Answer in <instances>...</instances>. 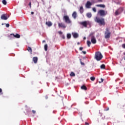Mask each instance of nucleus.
<instances>
[{"instance_id":"f257e3e1","label":"nucleus","mask_w":125,"mask_h":125,"mask_svg":"<svg viewBox=\"0 0 125 125\" xmlns=\"http://www.w3.org/2000/svg\"><path fill=\"white\" fill-rule=\"evenodd\" d=\"M94 21L96 23H98L100 26H105V25H106L105 19L103 18H100L96 17L94 19Z\"/></svg>"},{"instance_id":"f03ea898","label":"nucleus","mask_w":125,"mask_h":125,"mask_svg":"<svg viewBox=\"0 0 125 125\" xmlns=\"http://www.w3.org/2000/svg\"><path fill=\"white\" fill-rule=\"evenodd\" d=\"M95 59L97 60V61H100L102 58H103V56L101 52H96L95 54Z\"/></svg>"},{"instance_id":"7ed1b4c3","label":"nucleus","mask_w":125,"mask_h":125,"mask_svg":"<svg viewBox=\"0 0 125 125\" xmlns=\"http://www.w3.org/2000/svg\"><path fill=\"white\" fill-rule=\"evenodd\" d=\"M104 35L105 39H110V37L111 36V32L109 31V29L108 28L105 29Z\"/></svg>"},{"instance_id":"20e7f679","label":"nucleus","mask_w":125,"mask_h":125,"mask_svg":"<svg viewBox=\"0 0 125 125\" xmlns=\"http://www.w3.org/2000/svg\"><path fill=\"white\" fill-rule=\"evenodd\" d=\"M63 20H64V21H65V23H66V24H71L72 23V21H71V20H70L69 16H67V15L63 16Z\"/></svg>"},{"instance_id":"39448f33","label":"nucleus","mask_w":125,"mask_h":125,"mask_svg":"<svg viewBox=\"0 0 125 125\" xmlns=\"http://www.w3.org/2000/svg\"><path fill=\"white\" fill-rule=\"evenodd\" d=\"M124 11V8L120 7L118 9H117L115 13V16H118V15H120L122 12Z\"/></svg>"},{"instance_id":"423d86ee","label":"nucleus","mask_w":125,"mask_h":125,"mask_svg":"<svg viewBox=\"0 0 125 125\" xmlns=\"http://www.w3.org/2000/svg\"><path fill=\"white\" fill-rule=\"evenodd\" d=\"M98 14H100L101 16H105L107 14V11H105L103 10H100L98 12Z\"/></svg>"},{"instance_id":"0eeeda50","label":"nucleus","mask_w":125,"mask_h":125,"mask_svg":"<svg viewBox=\"0 0 125 125\" xmlns=\"http://www.w3.org/2000/svg\"><path fill=\"white\" fill-rule=\"evenodd\" d=\"M92 5V3L90 1H87L85 4V7L86 8H90V7Z\"/></svg>"},{"instance_id":"6e6552de","label":"nucleus","mask_w":125,"mask_h":125,"mask_svg":"<svg viewBox=\"0 0 125 125\" xmlns=\"http://www.w3.org/2000/svg\"><path fill=\"white\" fill-rule=\"evenodd\" d=\"M79 24L80 25H82L83 27H85V28H86L87 27V21H84L83 22H79Z\"/></svg>"},{"instance_id":"1a4fd4ad","label":"nucleus","mask_w":125,"mask_h":125,"mask_svg":"<svg viewBox=\"0 0 125 125\" xmlns=\"http://www.w3.org/2000/svg\"><path fill=\"white\" fill-rule=\"evenodd\" d=\"M58 26H59V28H63L64 29H65V28H66V27H67V26H66L65 25V24H64L62 22L59 23Z\"/></svg>"},{"instance_id":"9d476101","label":"nucleus","mask_w":125,"mask_h":125,"mask_svg":"<svg viewBox=\"0 0 125 125\" xmlns=\"http://www.w3.org/2000/svg\"><path fill=\"white\" fill-rule=\"evenodd\" d=\"M11 36H13V37H14V38H16V39H20V35L18 34H16V35H15L14 34L12 33L10 34V37H11Z\"/></svg>"},{"instance_id":"9b49d317","label":"nucleus","mask_w":125,"mask_h":125,"mask_svg":"<svg viewBox=\"0 0 125 125\" xmlns=\"http://www.w3.org/2000/svg\"><path fill=\"white\" fill-rule=\"evenodd\" d=\"M91 42L92 43H93L94 44H95V43H96V39H95V38H94V36H92Z\"/></svg>"},{"instance_id":"f8f14e48","label":"nucleus","mask_w":125,"mask_h":125,"mask_svg":"<svg viewBox=\"0 0 125 125\" xmlns=\"http://www.w3.org/2000/svg\"><path fill=\"white\" fill-rule=\"evenodd\" d=\"M1 19L2 20H7L8 18L5 16V14H3L1 16Z\"/></svg>"},{"instance_id":"ddd939ff","label":"nucleus","mask_w":125,"mask_h":125,"mask_svg":"<svg viewBox=\"0 0 125 125\" xmlns=\"http://www.w3.org/2000/svg\"><path fill=\"white\" fill-rule=\"evenodd\" d=\"M72 34V36H73V38H74V39H77V38H79V34L78 33L73 32Z\"/></svg>"},{"instance_id":"4468645a","label":"nucleus","mask_w":125,"mask_h":125,"mask_svg":"<svg viewBox=\"0 0 125 125\" xmlns=\"http://www.w3.org/2000/svg\"><path fill=\"white\" fill-rule=\"evenodd\" d=\"M45 24L48 26V27H51V26H52V22H51V21H46Z\"/></svg>"},{"instance_id":"2eb2a0df","label":"nucleus","mask_w":125,"mask_h":125,"mask_svg":"<svg viewBox=\"0 0 125 125\" xmlns=\"http://www.w3.org/2000/svg\"><path fill=\"white\" fill-rule=\"evenodd\" d=\"M33 61L34 63H37V62H38V57H33Z\"/></svg>"},{"instance_id":"dca6fc26","label":"nucleus","mask_w":125,"mask_h":125,"mask_svg":"<svg viewBox=\"0 0 125 125\" xmlns=\"http://www.w3.org/2000/svg\"><path fill=\"white\" fill-rule=\"evenodd\" d=\"M72 17L74 18V19H76L77 18V12H74L72 14Z\"/></svg>"},{"instance_id":"f3484780","label":"nucleus","mask_w":125,"mask_h":125,"mask_svg":"<svg viewBox=\"0 0 125 125\" xmlns=\"http://www.w3.org/2000/svg\"><path fill=\"white\" fill-rule=\"evenodd\" d=\"M80 13L82 14L83 13V6H81L80 8Z\"/></svg>"},{"instance_id":"a211bd4d","label":"nucleus","mask_w":125,"mask_h":125,"mask_svg":"<svg viewBox=\"0 0 125 125\" xmlns=\"http://www.w3.org/2000/svg\"><path fill=\"white\" fill-rule=\"evenodd\" d=\"M86 16L88 17V18H91L92 15L91 14V13H88L86 14Z\"/></svg>"},{"instance_id":"6ab92c4d","label":"nucleus","mask_w":125,"mask_h":125,"mask_svg":"<svg viewBox=\"0 0 125 125\" xmlns=\"http://www.w3.org/2000/svg\"><path fill=\"white\" fill-rule=\"evenodd\" d=\"M81 89H83V90H87V88L85 85H83L81 86Z\"/></svg>"},{"instance_id":"aec40b11","label":"nucleus","mask_w":125,"mask_h":125,"mask_svg":"<svg viewBox=\"0 0 125 125\" xmlns=\"http://www.w3.org/2000/svg\"><path fill=\"white\" fill-rule=\"evenodd\" d=\"M96 6H97L98 7H105V5L103 4H98L96 5Z\"/></svg>"},{"instance_id":"412c9836","label":"nucleus","mask_w":125,"mask_h":125,"mask_svg":"<svg viewBox=\"0 0 125 125\" xmlns=\"http://www.w3.org/2000/svg\"><path fill=\"white\" fill-rule=\"evenodd\" d=\"M2 2L3 4H4V5H6V4H7V2L6 0H2Z\"/></svg>"},{"instance_id":"4be33fe9","label":"nucleus","mask_w":125,"mask_h":125,"mask_svg":"<svg viewBox=\"0 0 125 125\" xmlns=\"http://www.w3.org/2000/svg\"><path fill=\"white\" fill-rule=\"evenodd\" d=\"M87 44L88 46V47H89L90 46V45L91 44V42H90V41H87Z\"/></svg>"},{"instance_id":"5701e85b","label":"nucleus","mask_w":125,"mask_h":125,"mask_svg":"<svg viewBox=\"0 0 125 125\" xmlns=\"http://www.w3.org/2000/svg\"><path fill=\"white\" fill-rule=\"evenodd\" d=\"M106 66L105 65V64H103L101 65V69H105Z\"/></svg>"},{"instance_id":"b1692460","label":"nucleus","mask_w":125,"mask_h":125,"mask_svg":"<svg viewBox=\"0 0 125 125\" xmlns=\"http://www.w3.org/2000/svg\"><path fill=\"white\" fill-rule=\"evenodd\" d=\"M27 50H28V51H29V52H31V53H32V48L28 47L27 48Z\"/></svg>"},{"instance_id":"393cba45","label":"nucleus","mask_w":125,"mask_h":125,"mask_svg":"<svg viewBox=\"0 0 125 125\" xmlns=\"http://www.w3.org/2000/svg\"><path fill=\"white\" fill-rule=\"evenodd\" d=\"M70 76V77H75V74L74 72H71Z\"/></svg>"},{"instance_id":"a878e982","label":"nucleus","mask_w":125,"mask_h":125,"mask_svg":"<svg viewBox=\"0 0 125 125\" xmlns=\"http://www.w3.org/2000/svg\"><path fill=\"white\" fill-rule=\"evenodd\" d=\"M47 47H48L47 44H45L44 50L45 51H47Z\"/></svg>"},{"instance_id":"bb28decb","label":"nucleus","mask_w":125,"mask_h":125,"mask_svg":"<svg viewBox=\"0 0 125 125\" xmlns=\"http://www.w3.org/2000/svg\"><path fill=\"white\" fill-rule=\"evenodd\" d=\"M71 34H67V38L70 39L71 38Z\"/></svg>"},{"instance_id":"cd10ccee","label":"nucleus","mask_w":125,"mask_h":125,"mask_svg":"<svg viewBox=\"0 0 125 125\" xmlns=\"http://www.w3.org/2000/svg\"><path fill=\"white\" fill-rule=\"evenodd\" d=\"M90 80H91V81H92V82H93V81H95V77H91L90 78Z\"/></svg>"},{"instance_id":"c85d7f7f","label":"nucleus","mask_w":125,"mask_h":125,"mask_svg":"<svg viewBox=\"0 0 125 125\" xmlns=\"http://www.w3.org/2000/svg\"><path fill=\"white\" fill-rule=\"evenodd\" d=\"M3 94V93H2V89L1 88H0V95H2Z\"/></svg>"},{"instance_id":"c756f323","label":"nucleus","mask_w":125,"mask_h":125,"mask_svg":"<svg viewBox=\"0 0 125 125\" xmlns=\"http://www.w3.org/2000/svg\"><path fill=\"white\" fill-rule=\"evenodd\" d=\"M92 10L94 12H96V8H95V7L92 8Z\"/></svg>"},{"instance_id":"7c9ffc66","label":"nucleus","mask_w":125,"mask_h":125,"mask_svg":"<svg viewBox=\"0 0 125 125\" xmlns=\"http://www.w3.org/2000/svg\"><path fill=\"white\" fill-rule=\"evenodd\" d=\"M101 81H99V83H103L104 81V79L101 78Z\"/></svg>"},{"instance_id":"2f4dec72","label":"nucleus","mask_w":125,"mask_h":125,"mask_svg":"<svg viewBox=\"0 0 125 125\" xmlns=\"http://www.w3.org/2000/svg\"><path fill=\"white\" fill-rule=\"evenodd\" d=\"M5 25H6V27L7 28H8L9 27V24L8 23H6V24H5Z\"/></svg>"},{"instance_id":"473e14b6","label":"nucleus","mask_w":125,"mask_h":125,"mask_svg":"<svg viewBox=\"0 0 125 125\" xmlns=\"http://www.w3.org/2000/svg\"><path fill=\"white\" fill-rule=\"evenodd\" d=\"M62 39H63V40H65V36L62 35Z\"/></svg>"},{"instance_id":"72a5a7b5","label":"nucleus","mask_w":125,"mask_h":125,"mask_svg":"<svg viewBox=\"0 0 125 125\" xmlns=\"http://www.w3.org/2000/svg\"><path fill=\"white\" fill-rule=\"evenodd\" d=\"M83 47H80L79 48V50L81 51L83 50Z\"/></svg>"},{"instance_id":"f704fd0d","label":"nucleus","mask_w":125,"mask_h":125,"mask_svg":"<svg viewBox=\"0 0 125 125\" xmlns=\"http://www.w3.org/2000/svg\"><path fill=\"white\" fill-rule=\"evenodd\" d=\"M98 2H103V0H98Z\"/></svg>"},{"instance_id":"c9c22d12","label":"nucleus","mask_w":125,"mask_h":125,"mask_svg":"<svg viewBox=\"0 0 125 125\" xmlns=\"http://www.w3.org/2000/svg\"><path fill=\"white\" fill-rule=\"evenodd\" d=\"M29 6H30V8H31L32 7V5H31V2H29Z\"/></svg>"},{"instance_id":"e433bc0d","label":"nucleus","mask_w":125,"mask_h":125,"mask_svg":"<svg viewBox=\"0 0 125 125\" xmlns=\"http://www.w3.org/2000/svg\"><path fill=\"white\" fill-rule=\"evenodd\" d=\"M58 33L60 34V35H62V31H59L58 32Z\"/></svg>"},{"instance_id":"4c0bfd02","label":"nucleus","mask_w":125,"mask_h":125,"mask_svg":"<svg viewBox=\"0 0 125 125\" xmlns=\"http://www.w3.org/2000/svg\"><path fill=\"white\" fill-rule=\"evenodd\" d=\"M122 47H123V48H125V44H122Z\"/></svg>"},{"instance_id":"58836bf2","label":"nucleus","mask_w":125,"mask_h":125,"mask_svg":"<svg viewBox=\"0 0 125 125\" xmlns=\"http://www.w3.org/2000/svg\"><path fill=\"white\" fill-rule=\"evenodd\" d=\"M83 53L84 54H86V51H82Z\"/></svg>"},{"instance_id":"ea45409f","label":"nucleus","mask_w":125,"mask_h":125,"mask_svg":"<svg viewBox=\"0 0 125 125\" xmlns=\"http://www.w3.org/2000/svg\"><path fill=\"white\" fill-rule=\"evenodd\" d=\"M32 113H33V114H35L36 113V110H32Z\"/></svg>"},{"instance_id":"a19ab883","label":"nucleus","mask_w":125,"mask_h":125,"mask_svg":"<svg viewBox=\"0 0 125 125\" xmlns=\"http://www.w3.org/2000/svg\"><path fill=\"white\" fill-rule=\"evenodd\" d=\"M85 125H89V123H87V122L85 123Z\"/></svg>"},{"instance_id":"79ce46f5","label":"nucleus","mask_w":125,"mask_h":125,"mask_svg":"<svg viewBox=\"0 0 125 125\" xmlns=\"http://www.w3.org/2000/svg\"><path fill=\"white\" fill-rule=\"evenodd\" d=\"M81 65H84V63L83 62H81Z\"/></svg>"},{"instance_id":"37998d69","label":"nucleus","mask_w":125,"mask_h":125,"mask_svg":"<svg viewBox=\"0 0 125 125\" xmlns=\"http://www.w3.org/2000/svg\"><path fill=\"white\" fill-rule=\"evenodd\" d=\"M31 14H32V15H33L34 14V12H31Z\"/></svg>"},{"instance_id":"c03bdc74","label":"nucleus","mask_w":125,"mask_h":125,"mask_svg":"<svg viewBox=\"0 0 125 125\" xmlns=\"http://www.w3.org/2000/svg\"><path fill=\"white\" fill-rule=\"evenodd\" d=\"M42 42H45V41L43 40V41H42Z\"/></svg>"},{"instance_id":"a18cd8bd","label":"nucleus","mask_w":125,"mask_h":125,"mask_svg":"<svg viewBox=\"0 0 125 125\" xmlns=\"http://www.w3.org/2000/svg\"><path fill=\"white\" fill-rule=\"evenodd\" d=\"M77 44H80V42H78V43H77Z\"/></svg>"},{"instance_id":"49530a36","label":"nucleus","mask_w":125,"mask_h":125,"mask_svg":"<svg viewBox=\"0 0 125 125\" xmlns=\"http://www.w3.org/2000/svg\"><path fill=\"white\" fill-rule=\"evenodd\" d=\"M2 25H4V24H3V23H2Z\"/></svg>"},{"instance_id":"de8ad7c7","label":"nucleus","mask_w":125,"mask_h":125,"mask_svg":"<svg viewBox=\"0 0 125 125\" xmlns=\"http://www.w3.org/2000/svg\"><path fill=\"white\" fill-rule=\"evenodd\" d=\"M124 55H125V52L124 53Z\"/></svg>"},{"instance_id":"09e8293b","label":"nucleus","mask_w":125,"mask_h":125,"mask_svg":"<svg viewBox=\"0 0 125 125\" xmlns=\"http://www.w3.org/2000/svg\"><path fill=\"white\" fill-rule=\"evenodd\" d=\"M85 39V38H84V39Z\"/></svg>"}]
</instances>
